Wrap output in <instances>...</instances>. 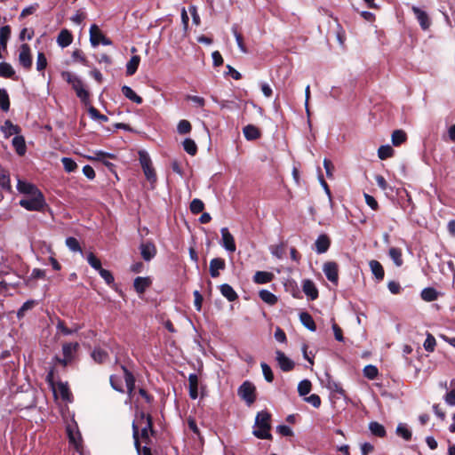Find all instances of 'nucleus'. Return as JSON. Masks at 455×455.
Returning a JSON list of instances; mask_svg holds the SVG:
<instances>
[{"label": "nucleus", "mask_w": 455, "mask_h": 455, "mask_svg": "<svg viewBox=\"0 0 455 455\" xmlns=\"http://www.w3.org/2000/svg\"><path fill=\"white\" fill-rule=\"evenodd\" d=\"M270 419L271 415L267 411H261L257 413L255 418V426L253 429V435L259 439H271L272 435L270 434Z\"/></svg>", "instance_id": "nucleus-1"}, {"label": "nucleus", "mask_w": 455, "mask_h": 455, "mask_svg": "<svg viewBox=\"0 0 455 455\" xmlns=\"http://www.w3.org/2000/svg\"><path fill=\"white\" fill-rule=\"evenodd\" d=\"M61 77L68 83L72 88L75 90L76 96L84 102L87 103L89 100V92L84 88V83L80 77L77 76L68 72L63 71L61 73Z\"/></svg>", "instance_id": "nucleus-2"}, {"label": "nucleus", "mask_w": 455, "mask_h": 455, "mask_svg": "<svg viewBox=\"0 0 455 455\" xmlns=\"http://www.w3.org/2000/svg\"><path fill=\"white\" fill-rule=\"evenodd\" d=\"M20 205L28 211H41L45 205V201L42 192H38L28 198L21 199Z\"/></svg>", "instance_id": "nucleus-3"}, {"label": "nucleus", "mask_w": 455, "mask_h": 455, "mask_svg": "<svg viewBox=\"0 0 455 455\" xmlns=\"http://www.w3.org/2000/svg\"><path fill=\"white\" fill-rule=\"evenodd\" d=\"M239 397L251 406L256 400V387L253 383L246 380L237 389Z\"/></svg>", "instance_id": "nucleus-4"}, {"label": "nucleus", "mask_w": 455, "mask_h": 455, "mask_svg": "<svg viewBox=\"0 0 455 455\" xmlns=\"http://www.w3.org/2000/svg\"><path fill=\"white\" fill-rule=\"evenodd\" d=\"M76 423L69 424L67 427V433L68 435L69 443L74 446L76 451L80 454L83 453L82 437L80 432L76 429Z\"/></svg>", "instance_id": "nucleus-5"}, {"label": "nucleus", "mask_w": 455, "mask_h": 455, "mask_svg": "<svg viewBox=\"0 0 455 455\" xmlns=\"http://www.w3.org/2000/svg\"><path fill=\"white\" fill-rule=\"evenodd\" d=\"M19 62L26 69H29L32 66L31 51L27 44H22L20 47Z\"/></svg>", "instance_id": "nucleus-6"}, {"label": "nucleus", "mask_w": 455, "mask_h": 455, "mask_svg": "<svg viewBox=\"0 0 455 455\" xmlns=\"http://www.w3.org/2000/svg\"><path fill=\"white\" fill-rule=\"evenodd\" d=\"M221 242L220 244L228 252H235L236 250L234 236L228 231V228H222L220 229Z\"/></svg>", "instance_id": "nucleus-7"}, {"label": "nucleus", "mask_w": 455, "mask_h": 455, "mask_svg": "<svg viewBox=\"0 0 455 455\" xmlns=\"http://www.w3.org/2000/svg\"><path fill=\"white\" fill-rule=\"evenodd\" d=\"M323 272L326 278L332 283L337 284L339 280L338 265L336 262L328 261L323 266Z\"/></svg>", "instance_id": "nucleus-8"}, {"label": "nucleus", "mask_w": 455, "mask_h": 455, "mask_svg": "<svg viewBox=\"0 0 455 455\" xmlns=\"http://www.w3.org/2000/svg\"><path fill=\"white\" fill-rule=\"evenodd\" d=\"M411 10L419 23L420 28L423 30H427L431 25L428 14L425 11L414 5L411 7Z\"/></svg>", "instance_id": "nucleus-9"}, {"label": "nucleus", "mask_w": 455, "mask_h": 455, "mask_svg": "<svg viewBox=\"0 0 455 455\" xmlns=\"http://www.w3.org/2000/svg\"><path fill=\"white\" fill-rule=\"evenodd\" d=\"M275 359L282 371H290L294 368V363L280 350L275 351Z\"/></svg>", "instance_id": "nucleus-10"}, {"label": "nucleus", "mask_w": 455, "mask_h": 455, "mask_svg": "<svg viewBox=\"0 0 455 455\" xmlns=\"http://www.w3.org/2000/svg\"><path fill=\"white\" fill-rule=\"evenodd\" d=\"M331 245V240L329 236L325 234H322L318 235L315 242V251L318 254H323L326 252Z\"/></svg>", "instance_id": "nucleus-11"}, {"label": "nucleus", "mask_w": 455, "mask_h": 455, "mask_svg": "<svg viewBox=\"0 0 455 455\" xmlns=\"http://www.w3.org/2000/svg\"><path fill=\"white\" fill-rule=\"evenodd\" d=\"M226 267V262L221 258H214L210 261L209 271L212 278H216L220 275V271L224 270Z\"/></svg>", "instance_id": "nucleus-12"}, {"label": "nucleus", "mask_w": 455, "mask_h": 455, "mask_svg": "<svg viewBox=\"0 0 455 455\" xmlns=\"http://www.w3.org/2000/svg\"><path fill=\"white\" fill-rule=\"evenodd\" d=\"M302 290L309 299L315 300L317 299L318 290L313 281L309 279L304 280L302 282Z\"/></svg>", "instance_id": "nucleus-13"}, {"label": "nucleus", "mask_w": 455, "mask_h": 455, "mask_svg": "<svg viewBox=\"0 0 455 455\" xmlns=\"http://www.w3.org/2000/svg\"><path fill=\"white\" fill-rule=\"evenodd\" d=\"M140 254L144 260H151L156 254V248L151 242L141 243L140 246Z\"/></svg>", "instance_id": "nucleus-14"}, {"label": "nucleus", "mask_w": 455, "mask_h": 455, "mask_svg": "<svg viewBox=\"0 0 455 455\" xmlns=\"http://www.w3.org/2000/svg\"><path fill=\"white\" fill-rule=\"evenodd\" d=\"M17 190L20 193L27 195L28 196L35 195L38 192H41L34 184L21 180L20 179L17 182Z\"/></svg>", "instance_id": "nucleus-15"}, {"label": "nucleus", "mask_w": 455, "mask_h": 455, "mask_svg": "<svg viewBox=\"0 0 455 455\" xmlns=\"http://www.w3.org/2000/svg\"><path fill=\"white\" fill-rule=\"evenodd\" d=\"M20 127L12 124L10 120H5L4 124L1 126V132L6 139L14 134L18 136L20 133Z\"/></svg>", "instance_id": "nucleus-16"}, {"label": "nucleus", "mask_w": 455, "mask_h": 455, "mask_svg": "<svg viewBox=\"0 0 455 455\" xmlns=\"http://www.w3.org/2000/svg\"><path fill=\"white\" fill-rule=\"evenodd\" d=\"M121 369L124 371V377L125 380V385L127 387V393L129 396H132V394L135 388V378L133 374L124 366L121 365Z\"/></svg>", "instance_id": "nucleus-17"}, {"label": "nucleus", "mask_w": 455, "mask_h": 455, "mask_svg": "<svg viewBox=\"0 0 455 455\" xmlns=\"http://www.w3.org/2000/svg\"><path fill=\"white\" fill-rule=\"evenodd\" d=\"M243 133L247 140H255L261 135L259 130L253 124H248L243 128Z\"/></svg>", "instance_id": "nucleus-18"}, {"label": "nucleus", "mask_w": 455, "mask_h": 455, "mask_svg": "<svg viewBox=\"0 0 455 455\" xmlns=\"http://www.w3.org/2000/svg\"><path fill=\"white\" fill-rule=\"evenodd\" d=\"M369 267L371 268V271L372 275L375 276V278L378 281H381L384 278L385 272L382 265L375 259H372L369 262Z\"/></svg>", "instance_id": "nucleus-19"}, {"label": "nucleus", "mask_w": 455, "mask_h": 455, "mask_svg": "<svg viewBox=\"0 0 455 455\" xmlns=\"http://www.w3.org/2000/svg\"><path fill=\"white\" fill-rule=\"evenodd\" d=\"M220 293L223 297H225L228 301H235L238 296L233 287L228 283H223L220 286Z\"/></svg>", "instance_id": "nucleus-20"}, {"label": "nucleus", "mask_w": 455, "mask_h": 455, "mask_svg": "<svg viewBox=\"0 0 455 455\" xmlns=\"http://www.w3.org/2000/svg\"><path fill=\"white\" fill-rule=\"evenodd\" d=\"M12 144L13 148H15L16 153L19 156L25 155L27 147H26V142H25V139L23 136H21V135L15 136L12 140Z\"/></svg>", "instance_id": "nucleus-21"}, {"label": "nucleus", "mask_w": 455, "mask_h": 455, "mask_svg": "<svg viewBox=\"0 0 455 455\" xmlns=\"http://www.w3.org/2000/svg\"><path fill=\"white\" fill-rule=\"evenodd\" d=\"M274 278V274L267 271H257L253 275V282L259 284L267 283Z\"/></svg>", "instance_id": "nucleus-22"}, {"label": "nucleus", "mask_w": 455, "mask_h": 455, "mask_svg": "<svg viewBox=\"0 0 455 455\" xmlns=\"http://www.w3.org/2000/svg\"><path fill=\"white\" fill-rule=\"evenodd\" d=\"M151 284L149 277L138 276L135 278L133 286L137 292L143 293L146 289Z\"/></svg>", "instance_id": "nucleus-23"}, {"label": "nucleus", "mask_w": 455, "mask_h": 455, "mask_svg": "<svg viewBox=\"0 0 455 455\" xmlns=\"http://www.w3.org/2000/svg\"><path fill=\"white\" fill-rule=\"evenodd\" d=\"M189 382V395L192 399H196L198 396V377L196 373H191L188 376Z\"/></svg>", "instance_id": "nucleus-24"}, {"label": "nucleus", "mask_w": 455, "mask_h": 455, "mask_svg": "<svg viewBox=\"0 0 455 455\" xmlns=\"http://www.w3.org/2000/svg\"><path fill=\"white\" fill-rule=\"evenodd\" d=\"M72 35L67 29L61 30L57 37V43L62 48L68 46L72 43Z\"/></svg>", "instance_id": "nucleus-25"}, {"label": "nucleus", "mask_w": 455, "mask_h": 455, "mask_svg": "<svg viewBox=\"0 0 455 455\" xmlns=\"http://www.w3.org/2000/svg\"><path fill=\"white\" fill-rule=\"evenodd\" d=\"M299 320L301 323L309 331H315L316 330V326L315 321L310 314L307 312H302L299 314Z\"/></svg>", "instance_id": "nucleus-26"}, {"label": "nucleus", "mask_w": 455, "mask_h": 455, "mask_svg": "<svg viewBox=\"0 0 455 455\" xmlns=\"http://www.w3.org/2000/svg\"><path fill=\"white\" fill-rule=\"evenodd\" d=\"M78 347H79V345L77 342L65 343L62 346V353H63L64 357H66L67 359L73 360Z\"/></svg>", "instance_id": "nucleus-27"}, {"label": "nucleus", "mask_w": 455, "mask_h": 455, "mask_svg": "<svg viewBox=\"0 0 455 455\" xmlns=\"http://www.w3.org/2000/svg\"><path fill=\"white\" fill-rule=\"evenodd\" d=\"M438 291L432 287L424 288L421 291L420 296L421 299L427 302H432L438 298Z\"/></svg>", "instance_id": "nucleus-28"}, {"label": "nucleus", "mask_w": 455, "mask_h": 455, "mask_svg": "<svg viewBox=\"0 0 455 455\" xmlns=\"http://www.w3.org/2000/svg\"><path fill=\"white\" fill-rule=\"evenodd\" d=\"M0 187L7 191H10L12 188L11 180L9 176L8 171L2 167L0 164Z\"/></svg>", "instance_id": "nucleus-29"}, {"label": "nucleus", "mask_w": 455, "mask_h": 455, "mask_svg": "<svg viewBox=\"0 0 455 455\" xmlns=\"http://www.w3.org/2000/svg\"><path fill=\"white\" fill-rule=\"evenodd\" d=\"M121 90H122L123 94L130 100H132L137 104L142 103V98L140 96L137 95L136 92L130 86L124 85Z\"/></svg>", "instance_id": "nucleus-30"}, {"label": "nucleus", "mask_w": 455, "mask_h": 455, "mask_svg": "<svg viewBox=\"0 0 455 455\" xmlns=\"http://www.w3.org/2000/svg\"><path fill=\"white\" fill-rule=\"evenodd\" d=\"M140 62V58L138 55H133L126 64L127 76H132L136 73Z\"/></svg>", "instance_id": "nucleus-31"}, {"label": "nucleus", "mask_w": 455, "mask_h": 455, "mask_svg": "<svg viewBox=\"0 0 455 455\" xmlns=\"http://www.w3.org/2000/svg\"><path fill=\"white\" fill-rule=\"evenodd\" d=\"M395 433L405 441L411 439L412 433L406 424L399 423L396 427Z\"/></svg>", "instance_id": "nucleus-32"}, {"label": "nucleus", "mask_w": 455, "mask_h": 455, "mask_svg": "<svg viewBox=\"0 0 455 455\" xmlns=\"http://www.w3.org/2000/svg\"><path fill=\"white\" fill-rule=\"evenodd\" d=\"M369 429L371 433L378 437H384L386 435V429L383 425L377 421H371L369 423Z\"/></svg>", "instance_id": "nucleus-33"}, {"label": "nucleus", "mask_w": 455, "mask_h": 455, "mask_svg": "<svg viewBox=\"0 0 455 455\" xmlns=\"http://www.w3.org/2000/svg\"><path fill=\"white\" fill-rule=\"evenodd\" d=\"M388 255L391 258V259L394 261L395 265L396 267H401L403 263V258H402V251L399 248L391 247L388 250Z\"/></svg>", "instance_id": "nucleus-34"}, {"label": "nucleus", "mask_w": 455, "mask_h": 455, "mask_svg": "<svg viewBox=\"0 0 455 455\" xmlns=\"http://www.w3.org/2000/svg\"><path fill=\"white\" fill-rule=\"evenodd\" d=\"M407 139L405 132L403 130H395L393 132L391 136L392 144L395 147L400 146Z\"/></svg>", "instance_id": "nucleus-35"}, {"label": "nucleus", "mask_w": 455, "mask_h": 455, "mask_svg": "<svg viewBox=\"0 0 455 455\" xmlns=\"http://www.w3.org/2000/svg\"><path fill=\"white\" fill-rule=\"evenodd\" d=\"M15 75L12 66L7 62H0V76L4 78H11Z\"/></svg>", "instance_id": "nucleus-36"}, {"label": "nucleus", "mask_w": 455, "mask_h": 455, "mask_svg": "<svg viewBox=\"0 0 455 455\" xmlns=\"http://www.w3.org/2000/svg\"><path fill=\"white\" fill-rule=\"evenodd\" d=\"M259 296L261 300L268 305H275L277 302V297L267 290H261Z\"/></svg>", "instance_id": "nucleus-37"}, {"label": "nucleus", "mask_w": 455, "mask_h": 455, "mask_svg": "<svg viewBox=\"0 0 455 455\" xmlns=\"http://www.w3.org/2000/svg\"><path fill=\"white\" fill-rule=\"evenodd\" d=\"M11 36V28L10 26H3L0 28V44L3 49H6L7 42Z\"/></svg>", "instance_id": "nucleus-38"}, {"label": "nucleus", "mask_w": 455, "mask_h": 455, "mask_svg": "<svg viewBox=\"0 0 455 455\" xmlns=\"http://www.w3.org/2000/svg\"><path fill=\"white\" fill-rule=\"evenodd\" d=\"M231 30H232V33H233V35H234V36L235 38V41H236V44H237V46H238L239 50L243 53H247V52H248L247 48H246V46L243 44L242 35L237 30V26L236 25H233Z\"/></svg>", "instance_id": "nucleus-39"}, {"label": "nucleus", "mask_w": 455, "mask_h": 455, "mask_svg": "<svg viewBox=\"0 0 455 455\" xmlns=\"http://www.w3.org/2000/svg\"><path fill=\"white\" fill-rule=\"evenodd\" d=\"M90 42L92 46H97L100 43V38L98 36V33H101L99 27L96 24H92L90 27Z\"/></svg>", "instance_id": "nucleus-40"}, {"label": "nucleus", "mask_w": 455, "mask_h": 455, "mask_svg": "<svg viewBox=\"0 0 455 455\" xmlns=\"http://www.w3.org/2000/svg\"><path fill=\"white\" fill-rule=\"evenodd\" d=\"M92 357L96 363H102L107 360L108 355L101 348H94L92 352Z\"/></svg>", "instance_id": "nucleus-41"}, {"label": "nucleus", "mask_w": 455, "mask_h": 455, "mask_svg": "<svg viewBox=\"0 0 455 455\" xmlns=\"http://www.w3.org/2000/svg\"><path fill=\"white\" fill-rule=\"evenodd\" d=\"M183 148L190 156H195L197 152V146L196 142L190 138H187L184 140Z\"/></svg>", "instance_id": "nucleus-42"}, {"label": "nucleus", "mask_w": 455, "mask_h": 455, "mask_svg": "<svg viewBox=\"0 0 455 455\" xmlns=\"http://www.w3.org/2000/svg\"><path fill=\"white\" fill-rule=\"evenodd\" d=\"M0 108L4 111H8L10 108L9 95L4 88H0Z\"/></svg>", "instance_id": "nucleus-43"}, {"label": "nucleus", "mask_w": 455, "mask_h": 455, "mask_svg": "<svg viewBox=\"0 0 455 455\" xmlns=\"http://www.w3.org/2000/svg\"><path fill=\"white\" fill-rule=\"evenodd\" d=\"M394 154V149L390 145H382L378 149V156L381 159H387L392 156Z\"/></svg>", "instance_id": "nucleus-44"}, {"label": "nucleus", "mask_w": 455, "mask_h": 455, "mask_svg": "<svg viewBox=\"0 0 455 455\" xmlns=\"http://www.w3.org/2000/svg\"><path fill=\"white\" fill-rule=\"evenodd\" d=\"M311 391V382L308 379L299 381L298 385V393L300 396H305Z\"/></svg>", "instance_id": "nucleus-45"}, {"label": "nucleus", "mask_w": 455, "mask_h": 455, "mask_svg": "<svg viewBox=\"0 0 455 455\" xmlns=\"http://www.w3.org/2000/svg\"><path fill=\"white\" fill-rule=\"evenodd\" d=\"M88 114L90 117L93 120H98L100 123L108 122V118L107 116L100 114L98 109L94 107H90L88 109Z\"/></svg>", "instance_id": "nucleus-46"}, {"label": "nucleus", "mask_w": 455, "mask_h": 455, "mask_svg": "<svg viewBox=\"0 0 455 455\" xmlns=\"http://www.w3.org/2000/svg\"><path fill=\"white\" fill-rule=\"evenodd\" d=\"M66 245L68 248L74 252H82L81 246L79 244V242L76 238L69 236L66 239Z\"/></svg>", "instance_id": "nucleus-47"}, {"label": "nucleus", "mask_w": 455, "mask_h": 455, "mask_svg": "<svg viewBox=\"0 0 455 455\" xmlns=\"http://www.w3.org/2000/svg\"><path fill=\"white\" fill-rule=\"evenodd\" d=\"M36 305V300L29 299L23 303V305L20 307V308L17 312V316L19 318H21L25 315V313L28 310L32 309Z\"/></svg>", "instance_id": "nucleus-48"}, {"label": "nucleus", "mask_w": 455, "mask_h": 455, "mask_svg": "<svg viewBox=\"0 0 455 455\" xmlns=\"http://www.w3.org/2000/svg\"><path fill=\"white\" fill-rule=\"evenodd\" d=\"M139 160L142 168L152 165L151 158L145 150L139 151Z\"/></svg>", "instance_id": "nucleus-49"}, {"label": "nucleus", "mask_w": 455, "mask_h": 455, "mask_svg": "<svg viewBox=\"0 0 455 455\" xmlns=\"http://www.w3.org/2000/svg\"><path fill=\"white\" fill-rule=\"evenodd\" d=\"M379 373L376 366L369 364L363 368V375L369 379H374Z\"/></svg>", "instance_id": "nucleus-50"}, {"label": "nucleus", "mask_w": 455, "mask_h": 455, "mask_svg": "<svg viewBox=\"0 0 455 455\" xmlns=\"http://www.w3.org/2000/svg\"><path fill=\"white\" fill-rule=\"evenodd\" d=\"M61 163L63 164L64 169L67 172H72L77 168L76 163L69 157H62Z\"/></svg>", "instance_id": "nucleus-51"}, {"label": "nucleus", "mask_w": 455, "mask_h": 455, "mask_svg": "<svg viewBox=\"0 0 455 455\" xmlns=\"http://www.w3.org/2000/svg\"><path fill=\"white\" fill-rule=\"evenodd\" d=\"M86 259L89 265L95 270L99 271L102 268L100 260L92 252L88 253Z\"/></svg>", "instance_id": "nucleus-52"}, {"label": "nucleus", "mask_w": 455, "mask_h": 455, "mask_svg": "<svg viewBox=\"0 0 455 455\" xmlns=\"http://www.w3.org/2000/svg\"><path fill=\"white\" fill-rule=\"evenodd\" d=\"M435 345L436 341L435 337L428 333L423 344L425 350L427 352H433L435 350Z\"/></svg>", "instance_id": "nucleus-53"}, {"label": "nucleus", "mask_w": 455, "mask_h": 455, "mask_svg": "<svg viewBox=\"0 0 455 455\" xmlns=\"http://www.w3.org/2000/svg\"><path fill=\"white\" fill-rule=\"evenodd\" d=\"M260 367L262 369V373L266 381L269 383L272 382L274 380V374L270 366L266 363H261Z\"/></svg>", "instance_id": "nucleus-54"}, {"label": "nucleus", "mask_w": 455, "mask_h": 455, "mask_svg": "<svg viewBox=\"0 0 455 455\" xmlns=\"http://www.w3.org/2000/svg\"><path fill=\"white\" fill-rule=\"evenodd\" d=\"M191 128V124L188 120H180L177 125V131L180 134L189 133Z\"/></svg>", "instance_id": "nucleus-55"}, {"label": "nucleus", "mask_w": 455, "mask_h": 455, "mask_svg": "<svg viewBox=\"0 0 455 455\" xmlns=\"http://www.w3.org/2000/svg\"><path fill=\"white\" fill-rule=\"evenodd\" d=\"M204 204L203 201H201L200 199L196 198L190 204V211L194 214L202 212L204 211Z\"/></svg>", "instance_id": "nucleus-56"}, {"label": "nucleus", "mask_w": 455, "mask_h": 455, "mask_svg": "<svg viewBox=\"0 0 455 455\" xmlns=\"http://www.w3.org/2000/svg\"><path fill=\"white\" fill-rule=\"evenodd\" d=\"M109 381H110V385L113 389H115L116 391L121 392V393L124 392L123 386H122V379L120 377H118L116 375H111Z\"/></svg>", "instance_id": "nucleus-57"}, {"label": "nucleus", "mask_w": 455, "mask_h": 455, "mask_svg": "<svg viewBox=\"0 0 455 455\" xmlns=\"http://www.w3.org/2000/svg\"><path fill=\"white\" fill-rule=\"evenodd\" d=\"M142 170H143L146 179L149 182L155 183L156 181V175L155 170L152 165L144 167V168H142Z\"/></svg>", "instance_id": "nucleus-58"}, {"label": "nucleus", "mask_w": 455, "mask_h": 455, "mask_svg": "<svg viewBox=\"0 0 455 455\" xmlns=\"http://www.w3.org/2000/svg\"><path fill=\"white\" fill-rule=\"evenodd\" d=\"M58 392L64 401H70V392L66 384L60 383L58 385Z\"/></svg>", "instance_id": "nucleus-59"}, {"label": "nucleus", "mask_w": 455, "mask_h": 455, "mask_svg": "<svg viewBox=\"0 0 455 455\" xmlns=\"http://www.w3.org/2000/svg\"><path fill=\"white\" fill-rule=\"evenodd\" d=\"M47 66V60L43 52H38L36 57V69L43 71Z\"/></svg>", "instance_id": "nucleus-60"}, {"label": "nucleus", "mask_w": 455, "mask_h": 455, "mask_svg": "<svg viewBox=\"0 0 455 455\" xmlns=\"http://www.w3.org/2000/svg\"><path fill=\"white\" fill-rule=\"evenodd\" d=\"M304 400L315 408H318L321 405V398L316 394H312L309 396L305 397Z\"/></svg>", "instance_id": "nucleus-61"}, {"label": "nucleus", "mask_w": 455, "mask_h": 455, "mask_svg": "<svg viewBox=\"0 0 455 455\" xmlns=\"http://www.w3.org/2000/svg\"><path fill=\"white\" fill-rule=\"evenodd\" d=\"M98 272L108 284H111L114 283V277L108 270L100 268Z\"/></svg>", "instance_id": "nucleus-62"}, {"label": "nucleus", "mask_w": 455, "mask_h": 455, "mask_svg": "<svg viewBox=\"0 0 455 455\" xmlns=\"http://www.w3.org/2000/svg\"><path fill=\"white\" fill-rule=\"evenodd\" d=\"M276 432L283 436H291L293 432L289 426L286 425H279L276 427Z\"/></svg>", "instance_id": "nucleus-63"}, {"label": "nucleus", "mask_w": 455, "mask_h": 455, "mask_svg": "<svg viewBox=\"0 0 455 455\" xmlns=\"http://www.w3.org/2000/svg\"><path fill=\"white\" fill-rule=\"evenodd\" d=\"M444 401L448 405L455 406V388L446 393Z\"/></svg>", "instance_id": "nucleus-64"}]
</instances>
